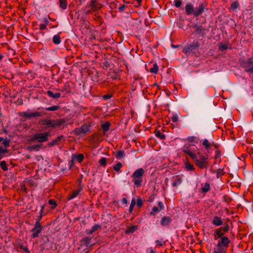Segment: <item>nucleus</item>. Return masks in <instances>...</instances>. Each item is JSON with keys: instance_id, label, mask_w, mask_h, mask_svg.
Instances as JSON below:
<instances>
[{"instance_id": "nucleus-1", "label": "nucleus", "mask_w": 253, "mask_h": 253, "mask_svg": "<svg viewBox=\"0 0 253 253\" xmlns=\"http://www.w3.org/2000/svg\"><path fill=\"white\" fill-rule=\"evenodd\" d=\"M183 152L188 154L195 162L197 166L201 169L207 168L209 162L208 154L202 155L199 150L196 148V150L192 149L190 145L185 146Z\"/></svg>"}, {"instance_id": "nucleus-2", "label": "nucleus", "mask_w": 253, "mask_h": 253, "mask_svg": "<svg viewBox=\"0 0 253 253\" xmlns=\"http://www.w3.org/2000/svg\"><path fill=\"white\" fill-rule=\"evenodd\" d=\"M144 172L145 170L143 169L139 168L133 173L132 175V181L137 187L141 185Z\"/></svg>"}, {"instance_id": "nucleus-3", "label": "nucleus", "mask_w": 253, "mask_h": 253, "mask_svg": "<svg viewBox=\"0 0 253 253\" xmlns=\"http://www.w3.org/2000/svg\"><path fill=\"white\" fill-rule=\"evenodd\" d=\"M200 43L197 40H194L192 43L184 47L182 52L186 54H194L200 48Z\"/></svg>"}, {"instance_id": "nucleus-4", "label": "nucleus", "mask_w": 253, "mask_h": 253, "mask_svg": "<svg viewBox=\"0 0 253 253\" xmlns=\"http://www.w3.org/2000/svg\"><path fill=\"white\" fill-rule=\"evenodd\" d=\"M49 132L44 133L39 132L35 134L31 138L32 140L37 141L38 142H44L48 141V137L50 136Z\"/></svg>"}, {"instance_id": "nucleus-5", "label": "nucleus", "mask_w": 253, "mask_h": 253, "mask_svg": "<svg viewBox=\"0 0 253 253\" xmlns=\"http://www.w3.org/2000/svg\"><path fill=\"white\" fill-rule=\"evenodd\" d=\"M207 4L206 2H200L198 6L194 8V16L198 17L201 15L206 9Z\"/></svg>"}, {"instance_id": "nucleus-6", "label": "nucleus", "mask_w": 253, "mask_h": 253, "mask_svg": "<svg viewBox=\"0 0 253 253\" xmlns=\"http://www.w3.org/2000/svg\"><path fill=\"white\" fill-rule=\"evenodd\" d=\"M42 229V227L40 223L39 222V221H37L35 224L34 227L31 230V232H33L32 234V238H36L38 237Z\"/></svg>"}, {"instance_id": "nucleus-7", "label": "nucleus", "mask_w": 253, "mask_h": 253, "mask_svg": "<svg viewBox=\"0 0 253 253\" xmlns=\"http://www.w3.org/2000/svg\"><path fill=\"white\" fill-rule=\"evenodd\" d=\"M230 240L227 237H222L221 239L218 240L217 245L220 246L227 250L229 245L230 243Z\"/></svg>"}, {"instance_id": "nucleus-8", "label": "nucleus", "mask_w": 253, "mask_h": 253, "mask_svg": "<svg viewBox=\"0 0 253 253\" xmlns=\"http://www.w3.org/2000/svg\"><path fill=\"white\" fill-rule=\"evenodd\" d=\"M242 66L247 72L253 73V61L251 59H249L243 62Z\"/></svg>"}, {"instance_id": "nucleus-9", "label": "nucleus", "mask_w": 253, "mask_h": 253, "mask_svg": "<svg viewBox=\"0 0 253 253\" xmlns=\"http://www.w3.org/2000/svg\"><path fill=\"white\" fill-rule=\"evenodd\" d=\"M90 127L87 125H83L81 127L75 129V133L77 135L85 134L89 131Z\"/></svg>"}, {"instance_id": "nucleus-10", "label": "nucleus", "mask_w": 253, "mask_h": 253, "mask_svg": "<svg viewBox=\"0 0 253 253\" xmlns=\"http://www.w3.org/2000/svg\"><path fill=\"white\" fill-rule=\"evenodd\" d=\"M43 113L35 111L33 112H24L23 113V116L26 119L41 117Z\"/></svg>"}, {"instance_id": "nucleus-11", "label": "nucleus", "mask_w": 253, "mask_h": 253, "mask_svg": "<svg viewBox=\"0 0 253 253\" xmlns=\"http://www.w3.org/2000/svg\"><path fill=\"white\" fill-rule=\"evenodd\" d=\"M185 9L187 15H190L191 14L194 15V7L191 2L187 3L185 5Z\"/></svg>"}, {"instance_id": "nucleus-12", "label": "nucleus", "mask_w": 253, "mask_h": 253, "mask_svg": "<svg viewBox=\"0 0 253 253\" xmlns=\"http://www.w3.org/2000/svg\"><path fill=\"white\" fill-rule=\"evenodd\" d=\"M211 223L215 226H220L223 224L222 220L220 217L218 216H215L213 217Z\"/></svg>"}, {"instance_id": "nucleus-13", "label": "nucleus", "mask_w": 253, "mask_h": 253, "mask_svg": "<svg viewBox=\"0 0 253 253\" xmlns=\"http://www.w3.org/2000/svg\"><path fill=\"white\" fill-rule=\"evenodd\" d=\"M223 234L224 233L222 232L221 228L216 229L213 233L214 239L217 240L221 239L222 237H224V236H223Z\"/></svg>"}, {"instance_id": "nucleus-14", "label": "nucleus", "mask_w": 253, "mask_h": 253, "mask_svg": "<svg viewBox=\"0 0 253 253\" xmlns=\"http://www.w3.org/2000/svg\"><path fill=\"white\" fill-rule=\"evenodd\" d=\"M171 218L169 216H164L161 220V224L164 226H168L171 221Z\"/></svg>"}, {"instance_id": "nucleus-15", "label": "nucleus", "mask_w": 253, "mask_h": 253, "mask_svg": "<svg viewBox=\"0 0 253 253\" xmlns=\"http://www.w3.org/2000/svg\"><path fill=\"white\" fill-rule=\"evenodd\" d=\"M212 143H213L212 142L211 143V142H210L207 139H204L202 140V145L206 148L208 153H209L210 148L211 146Z\"/></svg>"}, {"instance_id": "nucleus-16", "label": "nucleus", "mask_w": 253, "mask_h": 253, "mask_svg": "<svg viewBox=\"0 0 253 253\" xmlns=\"http://www.w3.org/2000/svg\"><path fill=\"white\" fill-rule=\"evenodd\" d=\"M187 141L191 143L192 145H195L198 143L199 138L196 136H189L187 138Z\"/></svg>"}, {"instance_id": "nucleus-17", "label": "nucleus", "mask_w": 253, "mask_h": 253, "mask_svg": "<svg viewBox=\"0 0 253 253\" xmlns=\"http://www.w3.org/2000/svg\"><path fill=\"white\" fill-rule=\"evenodd\" d=\"M227 250L216 245L213 248V253H226Z\"/></svg>"}, {"instance_id": "nucleus-18", "label": "nucleus", "mask_w": 253, "mask_h": 253, "mask_svg": "<svg viewBox=\"0 0 253 253\" xmlns=\"http://www.w3.org/2000/svg\"><path fill=\"white\" fill-rule=\"evenodd\" d=\"M194 27L196 28V31L198 34H205L206 29L202 25H195Z\"/></svg>"}, {"instance_id": "nucleus-19", "label": "nucleus", "mask_w": 253, "mask_h": 253, "mask_svg": "<svg viewBox=\"0 0 253 253\" xmlns=\"http://www.w3.org/2000/svg\"><path fill=\"white\" fill-rule=\"evenodd\" d=\"M63 138V135H60L58 136L55 139L52 140L50 143H49V146H53L59 144V142Z\"/></svg>"}, {"instance_id": "nucleus-20", "label": "nucleus", "mask_w": 253, "mask_h": 253, "mask_svg": "<svg viewBox=\"0 0 253 253\" xmlns=\"http://www.w3.org/2000/svg\"><path fill=\"white\" fill-rule=\"evenodd\" d=\"M91 240V238L85 237L83 238L81 240V244L86 247H87Z\"/></svg>"}, {"instance_id": "nucleus-21", "label": "nucleus", "mask_w": 253, "mask_h": 253, "mask_svg": "<svg viewBox=\"0 0 253 253\" xmlns=\"http://www.w3.org/2000/svg\"><path fill=\"white\" fill-rule=\"evenodd\" d=\"M47 95L53 99H57L59 98L61 96V94L59 92H56L55 93H53L52 91L51 90H48L46 92Z\"/></svg>"}, {"instance_id": "nucleus-22", "label": "nucleus", "mask_w": 253, "mask_h": 253, "mask_svg": "<svg viewBox=\"0 0 253 253\" xmlns=\"http://www.w3.org/2000/svg\"><path fill=\"white\" fill-rule=\"evenodd\" d=\"M82 190V188H80L78 190L74 191L68 197V200H70L75 198L79 194L81 191Z\"/></svg>"}, {"instance_id": "nucleus-23", "label": "nucleus", "mask_w": 253, "mask_h": 253, "mask_svg": "<svg viewBox=\"0 0 253 253\" xmlns=\"http://www.w3.org/2000/svg\"><path fill=\"white\" fill-rule=\"evenodd\" d=\"M43 124L48 127H54V120L45 119L43 121Z\"/></svg>"}, {"instance_id": "nucleus-24", "label": "nucleus", "mask_w": 253, "mask_h": 253, "mask_svg": "<svg viewBox=\"0 0 253 253\" xmlns=\"http://www.w3.org/2000/svg\"><path fill=\"white\" fill-rule=\"evenodd\" d=\"M101 226L98 224L94 225L90 230H86V232L88 234H92L93 232L97 230L101 229Z\"/></svg>"}, {"instance_id": "nucleus-25", "label": "nucleus", "mask_w": 253, "mask_h": 253, "mask_svg": "<svg viewBox=\"0 0 253 253\" xmlns=\"http://www.w3.org/2000/svg\"><path fill=\"white\" fill-rule=\"evenodd\" d=\"M66 120L64 119H60L54 120V127L60 126L65 123Z\"/></svg>"}, {"instance_id": "nucleus-26", "label": "nucleus", "mask_w": 253, "mask_h": 253, "mask_svg": "<svg viewBox=\"0 0 253 253\" xmlns=\"http://www.w3.org/2000/svg\"><path fill=\"white\" fill-rule=\"evenodd\" d=\"M84 158V155L82 154L73 156V159L74 160L77 161L80 163H81L83 160Z\"/></svg>"}, {"instance_id": "nucleus-27", "label": "nucleus", "mask_w": 253, "mask_h": 253, "mask_svg": "<svg viewBox=\"0 0 253 253\" xmlns=\"http://www.w3.org/2000/svg\"><path fill=\"white\" fill-rule=\"evenodd\" d=\"M53 43L55 44H59L61 43V38L59 35H56L53 36L52 39Z\"/></svg>"}, {"instance_id": "nucleus-28", "label": "nucleus", "mask_w": 253, "mask_h": 253, "mask_svg": "<svg viewBox=\"0 0 253 253\" xmlns=\"http://www.w3.org/2000/svg\"><path fill=\"white\" fill-rule=\"evenodd\" d=\"M111 124L109 122H106L102 125V128L104 132L109 130Z\"/></svg>"}, {"instance_id": "nucleus-29", "label": "nucleus", "mask_w": 253, "mask_h": 253, "mask_svg": "<svg viewBox=\"0 0 253 253\" xmlns=\"http://www.w3.org/2000/svg\"><path fill=\"white\" fill-rule=\"evenodd\" d=\"M210 189V185L209 183H206L204 185L202 186L201 191L202 192L206 193Z\"/></svg>"}, {"instance_id": "nucleus-30", "label": "nucleus", "mask_w": 253, "mask_h": 253, "mask_svg": "<svg viewBox=\"0 0 253 253\" xmlns=\"http://www.w3.org/2000/svg\"><path fill=\"white\" fill-rule=\"evenodd\" d=\"M125 156V153L123 151H118L116 152V158L117 159L121 160Z\"/></svg>"}, {"instance_id": "nucleus-31", "label": "nucleus", "mask_w": 253, "mask_h": 253, "mask_svg": "<svg viewBox=\"0 0 253 253\" xmlns=\"http://www.w3.org/2000/svg\"><path fill=\"white\" fill-rule=\"evenodd\" d=\"M123 165L121 163L118 162L116 165L113 166V169L117 172H121V168L122 167Z\"/></svg>"}, {"instance_id": "nucleus-32", "label": "nucleus", "mask_w": 253, "mask_h": 253, "mask_svg": "<svg viewBox=\"0 0 253 253\" xmlns=\"http://www.w3.org/2000/svg\"><path fill=\"white\" fill-rule=\"evenodd\" d=\"M182 182V178L178 177L173 182L172 185L173 187L178 186L181 184Z\"/></svg>"}, {"instance_id": "nucleus-33", "label": "nucleus", "mask_w": 253, "mask_h": 253, "mask_svg": "<svg viewBox=\"0 0 253 253\" xmlns=\"http://www.w3.org/2000/svg\"><path fill=\"white\" fill-rule=\"evenodd\" d=\"M59 109V106L58 105L52 106L49 107H46L44 110L49 111H55Z\"/></svg>"}, {"instance_id": "nucleus-34", "label": "nucleus", "mask_w": 253, "mask_h": 253, "mask_svg": "<svg viewBox=\"0 0 253 253\" xmlns=\"http://www.w3.org/2000/svg\"><path fill=\"white\" fill-rule=\"evenodd\" d=\"M60 6L63 9H66L67 6V0H59Z\"/></svg>"}, {"instance_id": "nucleus-35", "label": "nucleus", "mask_w": 253, "mask_h": 253, "mask_svg": "<svg viewBox=\"0 0 253 253\" xmlns=\"http://www.w3.org/2000/svg\"><path fill=\"white\" fill-rule=\"evenodd\" d=\"M136 226H131L128 228L127 230L126 231V233H132L135 232L137 230Z\"/></svg>"}, {"instance_id": "nucleus-36", "label": "nucleus", "mask_w": 253, "mask_h": 253, "mask_svg": "<svg viewBox=\"0 0 253 253\" xmlns=\"http://www.w3.org/2000/svg\"><path fill=\"white\" fill-rule=\"evenodd\" d=\"M218 47L220 50L223 51L228 48V44L220 43H219Z\"/></svg>"}, {"instance_id": "nucleus-37", "label": "nucleus", "mask_w": 253, "mask_h": 253, "mask_svg": "<svg viewBox=\"0 0 253 253\" xmlns=\"http://www.w3.org/2000/svg\"><path fill=\"white\" fill-rule=\"evenodd\" d=\"M0 167H1V169L3 171H7L8 170V168H7V167L6 166V164L5 161H1L0 163Z\"/></svg>"}, {"instance_id": "nucleus-38", "label": "nucleus", "mask_w": 253, "mask_h": 253, "mask_svg": "<svg viewBox=\"0 0 253 253\" xmlns=\"http://www.w3.org/2000/svg\"><path fill=\"white\" fill-rule=\"evenodd\" d=\"M99 163L101 166H106L107 164V159L105 157H102L99 161Z\"/></svg>"}, {"instance_id": "nucleus-39", "label": "nucleus", "mask_w": 253, "mask_h": 253, "mask_svg": "<svg viewBox=\"0 0 253 253\" xmlns=\"http://www.w3.org/2000/svg\"><path fill=\"white\" fill-rule=\"evenodd\" d=\"M158 69L159 68L157 64L155 63L153 65V67L150 69V71L151 73H157L158 71Z\"/></svg>"}, {"instance_id": "nucleus-40", "label": "nucleus", "mask_w": 253, "mask_h": 253, "mask_svg": "<svg viewBox=\"0 0 253 253\" xmlns=\"http://www.w3.org/2000/svg\"><path fill=\"white\" fill-rule=\"evenodd\" d=\"M7 152V150L2 146H0V160L3 158V154Z\"/></svg>"}, {"instance_id": "nucleus-41", "label": "nucleus", "mask_w": 253, "mask_h": 253, "mask_svg": "<svg viewBox=\"0 0 253 253\" xmlns=\"http://www.w3.org/2000/svg\"><path fill=\"white\" fill-rule=\"evenodd\" d=\"M135 204H136L135 200L134 199H132V200L131 201L130 205L129 208V211L130 212H131L133 211V208L135 206Z\"/></svg>"}, {"instance_id": "nucleus-42", "label": "nucleus", "mask_w": 253, "mask_h": 253, "mask_svg": "<svg viewBox=\"0 0 253 253\" xmlns=\"http://www.w3.org/2000/svg\"><path fill=\"white\" fill-rule=\"evenodd\" d=\"M156 136L161 139H164L165 138V135L160 131H157L156 132Z\"/></svg>"}, {"instance_id": "nucleus-43", "label": "nucleus", "mask_w": 253, "mask_h": 253, "mask_svg": "<svg viewBox=\"0 0 253 253\" xmlns=\"http://www.w3.org/2000/svg\"><path fill=\"white\" fill-rule=\"evenodd\" d=\"M185 168L187 170H193L194 169V166L188 163L185 164Z\"/></svg>"}, {"instance_id": "nucleus-44", "label": "nucleus", "mask_w": 253, "mask_h": 253, "mask_svg": "<svg viewBox=\"0 0 253 253\" xmlns=\"http://www.w3.org/2000/svg\"><path fill=\"white\" fill-rule=\"evenodd\" d=\"M173 3L176 7L179 8L182 4V1L181 0H174Z\"/></svg>"}, {"instance_id": "nucleus-45", "label": "nucleus", "mask_w": 253, "mask_h": 253, "mask_svg": "<svg viewBox=\"0 0 253 253\" xmlns=\"http://www.w3.org/2000/svg\"><path fill=\"white\" fill-rule=\"evenodd\" d=\"M239 5V3L237 1H235L231 4V7L233 10H235L238 8Z\"/></svg>"}, {"instance_id": "nucleus-46", "label": "nucleus", "mask_w": 253, "mask_h": 253, "mask_svg": "<svg viewBox=\"0 0 253 253\" xmlns=\"http://www.w3.org/2000/svg\"><path fill=\"white\" fill-rule=\"evenodd\" d=\"M161 210L157 207H154L152 208V211L150 212V214L154 215L156 212L160 211Z\"/></svg>"}, {"instance_id": "nucleus-47", "label": "nucleus", "mask_w": 253, "mask_h": 253, "mask_svg": "<svg viewBox=\"0 0 253 253\" xmlns=\"http://www.w3.org/2000/svg\"><path fill=\"white\" fill-rule=\"evenodd\" d=\"M171 120L173 123H176L178 121V117L177 115H172Z\"/></svg>"}, {"instance_id": "nucleus-48", "label": "nucleus", "mask_w": 253, "mask_h": 253, "mask_svg": "<svg viewBox=\"0 0 253 253\" xmlns=\"http://www.w3.org/2000/svg\"><path fill=\"white\" fill-rule=\"evenodd\" d=\"M96 2V0H91L90 2V6L91 9L95 8V3Z\"/></svg>"}, {"instance_id": "nucleus-49", "label": "nucleus", "mask_w": 253, "mask_h": 253, "mask_svg": "<svg viewBox=\"0 0 253 253\" xmlns=\"http://www.w3.org/2000/svg\"><path fill=\"white\" fill-rule=\"evenodd\" d=\"M10 140L8 139H5L3 140L2 144L5 147H8L9 146Z\"/></svg>"}, {"instance_id": "nucleus-50", "label": "nucleus", "mask_w": 253, "mask_h": 253, "mask_svg": "<svg viewBox=\"0 0 253 253\" xmlns=\"http://www.w3.org/2000/svg\"><path fill=\"white\" fill-rule=\"evenodd\" d=\"M48 203L49 205L53 206V207H52V209H54L56 206V204L55 201L52 199H50L48 201Z\"/></svg>"}, {"instance_id": "nucleus-51", "label": "nucleus", "mask_w": 253, "mask_h": 253, "mask_svg": "<svg viewBox=\"0 0 253 253\" xmlns=\"http://www.w3.org/2000/svg\"><path fill=\"white\" fill-rule=\"evenodd\" d=\"M155 243H157V245H159L160 246H163L164 244V242H163V240H156L155 241Z\"/></svg>"}, {"instance_id": "nucleus-52", "label": "nucleus", "mask_w": 253, "mask_h": 253, "mask_svg": "<svg viewBox=\"0 0 253 253\" xmlns=\"http://www.w3.org/2000/svg\"><path fill=\"white\" fill-rule=\"evenodd\" d=\"M143 204V202L141 199H138L137 200V206L138 207H140L142 206Z\"/></svg>"}, {"instance_id": "nucleus-53", "label": "nucleus", "mask_w": 253, "mask_h": 253, "mask_svg": "<svg viewBox=\"0 0 253 253\" xmlns=\"http://www.w3.org/2000/svg\"><path fill=\"white\" fill-rule=\"evenodd\" d=\"M47 25L44 24V23H41L40 24V29L42 30H44L46 29Z\"/></svg>"}, {"instance_id": "nucleus-54", "label": "nucleus", "mask_w": 253, "mask_h": 253, "mask_svg": "<svg viewBox=\"0 0 253 253\" xmlns=\"http://www.w3.org/2000/svg\"><path fill=\"white\" fill-rule=\"evenodd\" d=\"M127 203V199L126 198H123L122 200V203L123 204L126 205Z\"/></svg>"}, {"instance_id": "nucleus-55", "label": "nucleus", "mask_w": 253, "mask_h": 253, "mask_svg": "<svg viewBox=\"0 0 253 253\" xmlns=\"http://www.w3.org/2000/svg\"><path fill=\"white\" fill-rule=\"evenodd\" d=\"M158 205L159 206V207L160 208V210H161L162 209H163V204L162 202H158Z\"/></svg>"}, {"instance_id": "nucleus-56", "label": "nucleus", "mask_w": 253, "mask_h": 253, "mask_svg": "<svg viewBox=\"0 0 253 253\" xmlns=\"http://www.w3.org/2000/svg\"><path fill=\"white\" fill-rule=\"evenodd\" d=\"M43 23L44 24H45L46 25H47L48 23H49V21L48 20V19L46 18H43Z\"/></svg>"}, {"instance_id": "nucleus-57", "label": "nucleus", "mask_w": 253, "mask_h": 253, "mask_svg": "<svg viewBox=\"0 0 253 253\" xmlns=\"http://www.w3.org/2000/svg\"><path fill=\"white\" fill-rule=\"evenodd\" d=\"M111 95H104L103 97V98H104V99H108L110 98H111Z\"/></svg>"}, {"instance_id": "nucleus-58", "label": "nucleus", "mask_w": 253, "mask_h": 253, "mask_svg": "<svg viewBox=\"0 0 253 253\" xmlns=\"http://www.w3.org/2000/svg\"><path fill=\"white\" fill-rule=\"evenodd\" d=\"M125 8H126V6L125 5H123L122 6H121L119 9L121 11H124L125 9Z\"/></svg>"}, {"instance_id": "nucleus-59", "label": "nucleus", "mask_w": 253, "mask_h": 253, "mask_svg": "<svg viewBox=\"0 0 253 253\" xmlns=\"http://www.w3.org/2000/svg\"><path fill=\"white\" fill-rule=\"evenodd\" d=\"M228 230H229V227H228V225H226L225 227H224L223 228V231H224V232H227V231H228Z\"/></svg>"}, {"instance_id": "nucleus-60", "label": "nucleus", "mask_w": 253, "mask_h": 253, "mask_svg": "<svg viewBox=\"0 0 253 253\" xmlns=\"http://www.w3.org/2000/svg\"><path fill=\"white\" fill-rule=\"evenodd\" d=\"M149 249L150 250V253H156L155 251L152 248H150Z\"/></svg>"}, {"instance_id": "nucleus-61", "label": "nucleus", "mask_w": 253, "mask_h": 253, "mask_svg": "<svg viewBox=\"0 0 253 253\" xmlns=\"http://www.w3.org/2000/svg\"><path fill=\"white\" fill-rule=\"evenodd\" d=\"M23 250H24L25 252H27V253H29V250H28V249L27 247H23Z\"/></svg>"}, {"instance_id": "nucleus-62", "label": "nucleus", "mask_w": 253, "mask_h": 253, "mask_svg": "<svg viewBox=\"0 0 253 253\" xmlns=\"http://www.w3.org/2000/svg\"><path fill=\"white\" fill-rule=\"evenodd\" d=\"M178 46H179V45H175L174 44H171V47H173V48H176V47H177Z\"/></svg>"}, {"instance_id": "nucleus-63", "label": "nucleus", "mask_w": 253, "mask_h": 253, "mask_svg": "<svg viewBox=\"0 0 253 253\" xmlns=\"http://www.w3.org/2000/svg\"><path fill=\"white\" fill-rule=\"evenodd\" d=\"M42 216V215H41L39 217V218H38V220L37 221H39V222H40V220L41 219Z\"/></svg>"}, {"instance_id": "nucleus-64", "label": "nucleus", "mask_w": 253, "mask_h": 253, "mask_svg": "<svg viewBox=\"0 0 253 253\" xmlns=\"http://www.w3.org/2000/svg\"><path fill=\"white\" fill-rule=\"evenodd\" d=\"M43 208H44V207H43V206H42V209H41V213L42 212V211H43Z\"/></svg>"}]
</instances>
